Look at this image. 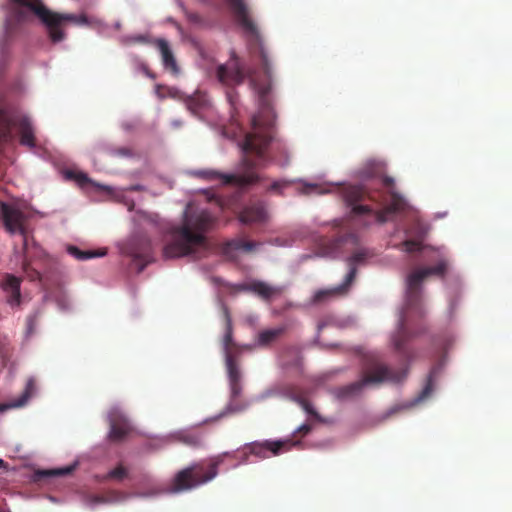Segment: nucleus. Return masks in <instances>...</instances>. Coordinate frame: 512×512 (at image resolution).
<instances>
[{
	"instance_id": "f257e3e1",
	"label": "nucleus",
	"mask_w": 512,
	"mask_h": 512,
	"mask_svg": "<svg viewBox=\"0 0 512 512\" xmlns=\"http://www.w3.org/2000/svg\"><path fill=\"white\" fill-rule=\"evenodd\" d=\"M231 11L235 15L239 25L249 34V49L253 59L262 66L268 80L271 78V59L262 36L252 20L248 7L244 0H226ZM216 77L218 81L228 87H234L244 82L246 77L250 79V86L255 91L259 102V111L251 118V130L246 133L241 143L243 157L241 172L237 174H224L214 169L195 170L192 174L207 181L220 180L223 184H232L244 188L259 180L255 168L264 166L268 161L267 149L275 139V113L270 99L271 83H258L250 71H246L244 65L235 53H232L229 61L217 67Z\"/></svg>"
},
{
	"instance_id": "f03ea898",
	"label": "nucleus",
	"mask_w": 512,
	"mask_h": 512,
	"mask_svg": "<svg viewBox=\"0 0 512 512\" xmlns=\"http://www.w3.org/2000/svg\"><path fill=\"white\" fill-rule=\"evenodd\" d=\"M344 200L351 207V216L373 215L375 222L384 224L392 217L404 211L407 203L395 190L394 179L382 178V189H369L362 186H350L344 191Z\"/></svg>"
},
{
	"instance_id": "7ed1b4c3",
	"label": "nucleus",
	"mask_w": 512,
	"mask_h": 512,
	"mask_svg": "<svg viewBox=\"0 0 512 512\" xmlns=\"http://www.w3.org/2000/svg\"><path fill=\"white\" fill-rule=\"evenodd\" d=\"M215 220L209 211L189 203L183 213L182 224L171 228V241L163 247V257L180 258L192 255L204 247V233L213 226Z\"/></svg>"
},
{
	"instance_id": "20e7f679",
	"label": "nucleus",
	"mask_w": 512,
	"mask_h": 512,
	"mask_svg": "<svg viewBox=\"0 0 512 512\" xmlns=\"http://www.w3.org/2000/svg\"><path fill=\"white\" fill-rule=\"evenodd\" d=\"M407 375V369H393L385 364L380 356L371 353L365 356L361 378L337 391L339 398H349L361 393L365 386H378L384 382L399 383Z\"/></svg>"
},
{
	"instance_id": "39448f33",
	"label": "nucleus",
	"mask_w": 512,
	"mask_h": 512,
	"mask_svg": "<svg viewBox=\"0 0 512 512\" xmlns=\"http://www.w3.org/2000/svg\"><path fill=\"white\" fill-rule=\"evenodd\" d=\"M223 456L218 455L180 470L172 480L171 491L177 493L191 490L213 480L218 475Z\"/></svg>"
},
{
	"instance_id": "423d86ee",
	"label": "nucleus",
	"mask_w": 512,
	"mask_h": 512,
	"mask_svg": "<svg viewBox=\"0 0 512 512\" xmlns=\"http://www.w3.org/2000/svg\"><path fill=\"white\" fill-rule=\"evenodd\" d=\"M0 215L9 233L13 234L18 232L23 237L22 269L24 273L32 281L39 279L40 273L31 266V259L29 257L30 239L25 226V214L14 205L0 202Z\"/></svg>"
},
{
	"instance_id": "0eeeda50",
	"label": "nucleus",
	"mask_w": 512,
	"mask_h": 512,
	"mask_svg": "<svg viewBox=\"0 0 512 512\" xmlns=\"http://www.w3.org/2000/svg\"><path fill=\"white\" fill-rule=\"evenodd\" d=\"M367 256L368 254L365 250H358L354 252L347 259L349 271L343 283L333 288L320 289L316 291L312 297L311 303L314 305H319L326 303L332 299L347 295L356 278L358 266L365 262Z\"/></svg>"
},
{
	"instance_id": "6e6552de",
	"label": "nucleus",
	"mask_w": 512,
	"mask_h": 512,
	"mask_svg": "<svg viewBox=\"0 0 512 512\" xmlns=\"http://www.w3.org/2000/svg\"><path fill=\"white\" fill-rule=\"evenodd\" d=\"M448 263L439 261L435 266L422 267L412 271L406 278L405 303L407 309L416 308L422 298V284L431 275L443 277L447 271Z\"/></svg>"
},
{
	"instance_id": "1a4fd4ad",
	"label": "nucleus",
	"mask_w": 512,
	"mask_h": 512,
	"mask_svg": "<svg viewBox=\"0 0 512 512\" xmlns=\"http://www.w3.org/2000/svg\"><path fill=\"white\" fill-rule=\"evenodd\" d=\"M299 441H294L291 438L283 440H265L262 442L255 441L246 444L241 450V462L247 463L249 456L253 455L259 459H266L270 456H278L283 452L289 451L292 447L298 445Z\"/></svg>"
},
{
	"instance_id": "9d476101",
	"label": "nucleus",
	"mask_w": 512,
	"mask_h": 512,
	"mask_svg": "<svg viewBox=\"0 0 512 512\" xmlns=\"http://www.w3.org/2000/svg\"><path fill=\"white\" fill-rule=\"evenodd\" d=\"M11 125L17 126L20 133V143L33 148L35 146V136L31 121L28 117L22 116L17 120L8 119L4 110L0 109V139L6 138L10 134Z\"/></svg>"
},
{
	"instance_id": "9b49d317",
	"label": "nucleus",
	"mask_w": 512,
	"mask_h": 512,
	"mask_svg": "<svg viewBox=\"0 0 512 512\" xmlns=\"http://www.w3.org/2000/svg\"><path fill=\"white\" fill-rule=\"evenodd\" d=\"M108 423L110 426L109 439L114 442L122 441L133 430L129 419L118 407L109 410Z\"/></svg>"
},
{
	"instance_id": "f8f14e48",
	"label": "nucleus",
	"mask_w": 512,
	"mask_h": 512,
	"mask_svg": "<svg viewBox=\"0 0 512 512\" xmlns=\"http://www.w3.org/2000/svg\"><path fill=\"white\" fill-rule=\"evenodd\" d=\"M419 332L410 331L405 324V319H401L399 329L393 338V343L397 353L403 358L405 362H409L413 358V352L408 347V343L418 334Z\"/></svg>"
},
{
	"instance_id": "ddd939ff",
	"label": "nucleus",
	"mask_w": 512,
	"mask_h": 512,
	"mask_svg": "<svg viewBox=\"0 0 512 512\" xmlns=\"http://www.w3.org/2000/svg\"><path fill=\"white\" fill-rule=\"evenodd\" d=\"M20 286L21 279L12 274H5L4 279L0 282V287L6 293V301L11 307L21 304Z\"/></svg>"
},
{
	"instance_id": "4468645a",
	"label": "nucleus",
	"mask_w": 512,
	"mask_h": 512,
	"mask_svg": "<svg viewBox=\"0 0 512 512\" xmlns=\"http://www.w3.org/2000/svg\"><path fill=\"white\" fill-rule=\"evenodd\" d=\"M267 212L263 203H255L245 207L239 214L243 224L263 223L267 220Z\"/></svg>"
},
{
	"instance_id": "2eb2a0df",
	"label": "nucleus",
	"mask_w": 512,
	"mask_h": 512,
	"mask_svg": "<svg viewBox=\"0 0 512 512\" xmlns=\"http://www.w3.org/2000/svg\"><path fill=\"white\" fill-rule=\"evenodd\" d=\"M223 317L225 321V333L222 340L223 351L225 358L228 356L236 357L238 348L236 343L233 341V326L232 319L227 307H223Z\"/></svg>"
},
{
	"instance_id": "dca6fc26",
	"label": "nucleus",
	"mask_w": 512,
	"mask_h": 512,
	"mask_svg": "<svg viewBox=\"0 0 512 512\" xmlns=\"http://www.w3.org/2000/svg\"><path fill=\"white\" fill-rule=\"evenodd\" d=\"M36 391V384L34 379L30 378L28 379L25 390L21 394V396L17 399L11 400L9 402L0 403V413H3L9 409L13 408H19L24 406L27 401L30 399V397L35 393Z\"/></svg>"
},
{
	"instance_id": "f3484780",
	"label": "nucleus",
	"mask_w": 512,
	"mask_h": 512,
	"mask_svg": "<svg viewBox=\"0 0 512 512\" xmlns=\"http://www.w3.org/2000/svg\"><path fill=\"white\" fill-rule=\"evenodd\" d=\"M248 289L266 301L272 300L273 298L281 295L283 292L281 287L272 286L262 281L252 282Z\"/></svg>"
},
{
	"instance_id": "a211bd4d",
	"label": "nucleus",
	"mask_w": 512,
	"mask_h": 512,
	"mask_svg": "<svg viewBox=\"0 0 512 512\" xmlns=\"http://www.w3.org/2000/svg\"><path fill=\"white\" fill-rule=\"evenodd\" d=\"M154 43L161 54L164 67L173 73H177L178 66L169 43L165 39H157Z\"/></svg>"
},
{
	"instance_id": "6ab92c4d",
	"label": "nucleus",
	"mask_w": 512,
	"mask_h": 512,
	"mask_svg": "<svg viewBox=\"0 0 512 512\" xmlns=\"http://www.w3.org/2000/svg\"><path fill=\"white\" fill-rule=\"evenodd\" d=\"M285 330V327L282 326L273 329H266L259 332L257 336V345L260 347L269 346L278 338H280L284 334Z\"/></svg>"
},
{
	"instance_id": "aec40b11",
	"label": "nucleus",
	"mask_w": 512,
	"mask_h": 512,
	"mask_svg": "<svg viewBox=\"0 0 512 512\" xmlns=\"http://www.w3.org/2000/svg\"><path fill=\"white\" fill-rule=\"evenodd\" d=\"M67 251L78 260H87L106 255V249L82 251L76 246H69Z\"/></svg>"
},
{
	"instance_id": "412c9836",
	"label": "nucleus",
	"mask_w": 512,
	"mask_h": 512,
	"mask_svg": "<svg viewBox=\"0 0 512 512\" xmlns=\"http://www.w3.org/2000/svg\"><path fill=\"white\" fill-rule=\"evenodd\" d=\"M293 400L296 401L302 409L311 415L316 421L320 423H329V421L325 418H323L321 415L317 413V411L312 407V405L303 397L301 396H295L293 397Z\"/></svg>"
},
{
	"instance_id": "4be33fe9",
	"label": "nucleus",
	"mask_w": 512,
	"mask_h": 512,
	"mask_svg": "<svg viewBox=\"0 0 512 512\" xmlns=\"http://www.w3.org/2000/svg\"><path fill=\"white\" fill-rule=\"evenodd\" d=\"M405 234L423 240L427 234V226L420 220H415L410 227L405 229Z\"/></svg>"
},
{
	"instance_id": "5701e85b",
	"label": "nucleus",
	"mask_w": 512,
	"mask_h": 512,
	"mask_svg": "<svg viewBox=\"0 0 512 512\" xmlns=\"http://www.w3.org/2000/svg\"><path fill=\"white\" fill-rule=\"evenodd\" d=\"M226 367L228 371L229 383L231 382H240L241 373L240 369L235 361L234 356H228L225 358Z\"/></svg>"
},
{
	"instance_id": "b1692460",
	"label": "nucleus",
	"mask_w": 512,
	"mask_h": 512,
	"mask_svg": "<svg viewBox=\"0 0 512 512\" xmlns=\"http://www.w3.org/2000/svg\"><path fill=\"white\" fill-rule=\"evenodd\" d=\"M178 440L182 443L197 448L203 445V437L197 433H180Z\"/></svg>"
},
{
	"instance_id": "393cba45",
	"label": "nucleus",
	"mask_w": 512,
	"mask_h": 512,
	"mask_svg": "<svg viewBox=\"0 0 512 512\" xmlns=\"http://www.w3.org/2000/svg\"><path fill=\"white\" fill-rule=\"evenodd\" d=\"M127 474H128L127 469L124 466H122V465H118L116 468L112 469L106 475H104L101 478V480L102 481H107L109 479H114V480H117V481H121L125 477H127Z\"/></svg>"
},
{
	"instance_id": "a878e982",
	"label": "nucleus",
	"mask_w": 512,
	"mask_h": 512,
	"mask_svg": "<svg viewBox=\"0 0 512 512\" xmlns=\"http://www.w3.org/2000/svg\"><path fill=\"white\" fill-rule=\"evenodd\" d=\"M401 249L404 250L405 252H408V253H412L414 251H421L423 246H422V239H407L405 241H403L401 244Z\"/></svg>"
},
{
	"instance_id": "bb28decb",
	"label": "nucleus",
	"mask_w": 512,
	"mask_h": 512,
	"mask_svg": "<svg viewBox=\"0 0 512 512\" xmlns=\"http://www.w3.org/2000/svg\"><path fill=\"white\" fill-rule=\"evenodd\" d=\"M243 250V239H232L224 243L222 247L223 254L229 256L232 251Z\"/></svg>"
},
{
	"instance_id": "cd10ccee",
	"label": "nucleus",
	"mask_w": 512,
	"mask_h": 512,
	"mask_svg": "<svg viewBox=\"0 0 512 512\" xmlns=\"http://www.w3.org/2000/svg\"><path fill=\"white\" fill-rule=\"evenodd\" d=\"M66 176L69 179L75 180L80 186L91 184V179L83 172L67 171Z\"/></svg>"
},
{
	"instance_id": "c85d7f7f",
	"label": "nucleus",
	"mask_w": 512,
	"mask_h": 512,
	"mask_svg": "<svg viewBox=\"0 0 512 512\" xmlns=\"http://www.w3.org/2000/svg\"><path fill=\"white\" fill-rule=\"evenodd\" d=\"M74 467L69 466L65 468L60 469H52V470H44L39 472V475L41 476H61V475H67L70 474L73 471Z\"/></svg>"
},
{
	"instance_id": "c756f323",
	"label": "nucleus",
	"mask_w": 512,
	"mask_h": 512,
	"mask_svg": "<svg viewBox=\"0 0 512 512\" xmlns=\"http://www.w3.org/2000/svg\"><path fill=\"white\" fill-rule=\"evenodd\" d=\"M246 406H247L246 404L237 402L236 399H231V401L229 402V404L226 407L225 412H223L221 415L241 412V411L245 410Z\"/></svg>"
},
{
	"instance_id": "7c9ffc66",
	"label": "nucleus",
	"mask_w": 512,
	"mask_h": 512,
	"mask_svg": "<svg viewBox=\"0 0 512 512\" xmlns=\"http://www.w3.org/2000/svg\"><path fill=\"white\" fill-rule=\"evenodd\" d=\"M151 243L150 241L147 239V249L145 252L143 253H140V252H134V256L136 259H140V260H144L146 261L147 263H149L152 259V253H151Z\"/></svg>"
},
{
	"instance_id": "2f4dec72",
	"label": "nucleus",
	"mask_w": 512,
	"mask_h": 512,
	"mask_svg": "<svg viewBox=\"0 0 512 512\" xmlns=\"http://www.w3.org/2000/svg\"><path fill=\"white\" fill-rule=\"evenodd\" d=\"M186 17H187L189 22H191L193 24H196V25H199V26H202L205 23V21L202 18V16L200 14L196 13V12H187L186 13Z\"/></svg>"
},
{
	"instance_id": "473e14b6",
	"label": "nucleus",
	"mask_w": 512,
	"mask_h": 512,
	"mask_svg": "<svg viewBox=\"0 0 512 512\" xmlns=\"http://www.w3.org/2000/svg\"><path fill=\"white\" fill-rule=\"evenodd\" d=\"M230 390H231V399H236L241 394V391H242L241 383L240 382H231Z\"/></svg>"
},
{
	"instance_id": "72a5a7b5",
	"label": "nucleus",
	"mask_w": 512,
	"mask_h": 512,
	"mask_svg": "<svg viewBox=\"0 0 512 512\" xmlns=\"http://www.w3.org/2000/svg\"><path fill=\"white\" fill-rule=\"evenodd\" d=\"M288 184L289 183L287 181H275L271 184V186L269 187V190L280 193L281 189L288 186Z\"/></svg>"
},
{
	"instance_id": "f704fd0d",
	"label": "nucleus",
	"mask_w": 512,
	"mask_h": 512,
	"mask_svg": "<svg viewBox=\"0 0 512 512\" xmlns=\"http://www.w3.org/2000/svg\"><path fill=\"white\" fill-rule=\"evenodd\" d=\"M87 500H88V504L91 506L107 502V500L104 497L98 496V495H91L88 497Z\"/></svg>"
},
{
	"instance_id": "c9c22d12",
	"label": "nucleus",
	"mask_w": 512,
	"mask_h": 512,
	"mask_svg": "<svg viewBox=\"0 0 512 512\" xmlns=\"http://www.w3.org/2000/svg\"><path fill=\"white\" fill-rule=\"evenodd\" d=\"M259 245H260V243H258V242L243 240V250L246 252L253 251Z\"/></svg>"
},
{
	"instance_id": "e433bc0d",
	"label": "nucleus",
	"mask_w": 512,
	"mask_h": 512,
	"mask_svg": "<svg viewBox=\"0 0 512 512\" xmlns=\"http://www.w3.org/2000/svg\"><path fill=\"white\" fill-rule=\"evenodd\" d=\"M431 391H432V386H431V383L428 382L427 385L422 390V392L420 393V395L418 396L417 400L418 401L424 400L425 398H427L430 395Z\"/></svg>"
},
{
	"instance_id": "4c0bfd02",
	"label": "nucleus",
	"mask_w": 512,
	"mask_h": 512,
	"mask_svg": "<svg viewBox=\"0 0 512 512\" xmlns=\"http://www.w3.org/2000/svg\"><path fill=\"white\" fill-rule=\"evenodd\" d=\"M311 426L309 424H302L296 430L297 433H301L302 435H307L311 431Z\"/></svg>"
},
{
	"instance_id": "58836bf2",
	"label": "nucleus",
	"mask_w": 512,
	"mask_h": 512,
	"mask_svg": "<svg viewBox=\"0 0 512 512\" xmlns=\"http://www.w3.org/2000/svg\"><path fill=\"white\" fill-rule=\"evenodd\" d=\"M130 42H133V43H146L147 42V38L144 35H137V36L131 37L130 38Z\"/></svg>"
},
{
	"instance_id": "ea45409f",
	"label": "nucleus",
	"mask_w": 512,
	"mask_h": 512,
	"mask_svg": "<svg viewBox=\"0 0 512 512\" xmlns=\"http://www.w3.org/2000/svg\"><path fill=\"white\" fill-rule=\"evenodd\" d=\"M187 106L191 111L195 112L196 109L199 107V104L196 103V100L194 98H189L187 101Z\"/></svg>"
},
{
	"instance_id": "a19ab883",
	"label": "nucleus",
	"mask_w": 512,
	"mask_h": 512,
	"mask_svg": "<svg viewBox=\"0 0 512 512\" xmlns=\"http://www.w3.org/2000/svg\"><path fill=\"white\" fill-rule=\"evenodd\" d=\"M118 153L122 156H131L132 155V151L128 148H121L118 150Z\"/></svg>"
},
{
	"instance_id": "79ce46f5",
	"label": "nucleus",
	"mask_w": 512,
	"mask_h": 512,
	"mask_svg": "<svg viewBox=\"0 0 512 512\" xmlns=\"http://www.w3.org/2000/svg\"><path fill=\"white\" fill-rule=\"evenodd\" d=\"M142 186L141 185H133L131 187L128 188V190H131V191H140L142 190Z\"/></svg>"
},
{
	"instance_id": "37998d69",
	"label": "nucleus",
	"mask_w": 512,
	"mask_h": 512,
	"mask_svg": "<svg viewBox=\"0 0 512 512\" xmlns=\"http://www.w3.org/2000/svg\"><path fill=\"white\" fill-rule=\"evenodd\" d=\"M162 88H163V86H161V85H157V86H156V93H157V95H158L159 97H161V98L163 97V95H162V93H161V89H162Z\"/></svg>"
},
{
	"instance_id": "c03bdc74",
	"label": "nucleus",
	"mask_w": 512,
	"mask_h": 512,
	"mask_svg": "<svg viewBox=\"0 0 512 512\" xmlns=\"http://www.w3.org/2000/svg\"><path fill=\"white\" fill-rule=\"evenodd\" d=\"M6 467H7V463L4 460L0 459V469L6 468Z\"/></svg>"
},
{
	"instance_id": "a18cd8bd",
	"label": "nucleus",
	"mask_w": 512,
	"mask_h": 512,
	"mask_svg": "<svg viewBox=\"0 0 512 512\" xmlns=\"http://www.w3.org/2000/svg\"><path fill=\"white\" fill-rule=\"evenodd\" d=\"M288 162H289V157H288V155H287V152L285 151V161L283 162V164H282V165H287V164H288Z\"/></svg>"
},
{
	"instance_id": "49530a36",
	"label": "nucleus",
	"mask_w": 512,
	"mask_h": 512,
	"mask_svg": "<svg viewBox=\"0 0 512 512\" xmlns=\"http://www.w3.org/2000/svg\"><path fill=\"white\" fill-rule=\"evenodd\" d=\"M306 189L307 190H314V189H316V185L309 184V185L306 186Z\"/></svg>"
}]
</instances>
